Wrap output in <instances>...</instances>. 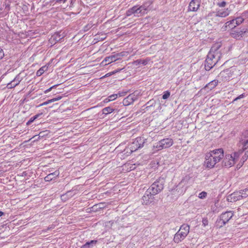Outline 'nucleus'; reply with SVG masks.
<instances>
[{
    "mask_svg": "<svg viewBox=\"0 0 248 248\" xmlns=\"http://www.w3.org/2000/svg\"><path fill=\"white\" fill-rule=\"evenodd\" d=\"M173 144V140L170 138H165L160 140L154 145V148L157 151L170 147Z\"/></svg>",
    "mask_w": 248,
    "mask_h": 248,
    "instance_id": "obj_9",
    "label": "nucleus"
},
{
    "mask_svg": "<svg viewBox=\"0 0 248 248\" xmlns=\"http://www.w3.org/2000/svg\"><path fill=\"white\" fill-rule=\"evenodd\" d=\"M190 227L187 224H183L179 231L175 234L173 241L175 243H179L183 240L189 232Z\"/></svg>",
    "mask_w": 248,
    "mask_h": 248,
    "instance_id": "obj_4",
    "label": "nucleus"
},
{
    "mask_svg": "<svg viewBox=\"0 0 248 248\" xmlns=\"http://www.w3.org/2000/svg\"><path fill=\"white\" fill-rule=\"evenodd\" d=\"M233 215L234 213L232 211H229L222 213L216 221L217 226L218 228L223 227L229 222Z\"/></svg>",
    "mask_w": 248,
    "mask_h": 248,
    "instance_id": "obj_7",
    "label": "nucleus"
},
{
    "mask_svg": "<svg viewBox=\"0 0 248 248\" xmlns=\"http://www.w3.org/2000/svg\"><path fill=\"white\" fill-rule=\"evenodd\" d=\"M233 19L234 20L236 26L240 25L244 21V18L242 16L237 17L236 18Z\"/></svg>",
    "mask_w": 248,
    "mask_h": 248,
    "instance_id": "obj_29",
    "label": "nucleus"
},
{
    "mask_svg": "<svg viewBox=\"0 0 248 248\" xmlns=\"http://www.w3.org/2000/svg\"><path fill=\"white\" fill-rule=\"evenodd\" d=\"M48 66L46 65L41 67L36 72V76L37 77L41 76L45 71L48 69Z\"/></svg>",
    "mask_w": 248,
    "mask_h": 248,
    "instance_id": "obj_26",
    "label": "nucleus"
},
{
    "mask_svg": "<svg viewBox=\"0 0 248 248\" xmlns=\"http://www.w3.org/2000/svg\"><path fill=\"white\" fill-rule=\"evenodd\" d=\"M154 195L147 189L141 199V202L143 204L149 205L154 202Z\"/></svg>",
    "mask_w": 248,
    "mask_h": 248,
    "instance_id": "obj_13",
    "label": "nucleus"
},
{
    "mask_svg": "<svg viewBox=\"0 0 248 248\" xmlns=\"http://www.w3.org/2000/svg\"><path fill=\"white\" fill-rule=\"evenodd\" d=\"M165 180L163 178L160 177L153 183L148 189L152 193V195H156L160 193L164 188Z\"/></svg>",
    "mask_w": 248,
    "mask_h": 248,
    "instance_id": "obj_5",
    "label": "nucleus"
},
{
    "mask_svg": "<svg viewBox=\"0 0 248 248\" xmlns=\"http://www.w3.org/2000/svg\"><path fill=\"white\" fill-rule=\"evenodd\" d=\"M57 2H62L63 3H65L67 0H55Z\"/></svg>",
    "mask_w": 248,
    "mask_h": 248,
    "instance_id": "obj_46",
    "label": "nucleus"
},
{
    "mask_svg": "<svg viewBox=\"0 0 248 248\" xmlns=\"http://www.w3.org/2000/svg\"><path fill=\"white\" fill-rule=\"evenodd\" d=\"M245 97V93H242V94H240L239 96H238V97H237L236 98H235L234 99V101H236V100H237L238 99H240L243 98Z\"/></svg>",
    "mask_w": 248,
    "mask_h": 248,
    "instance_id": "obj_45",
    "label": "nucleus"
},
{
    "mask_svg": "<svg viewBox=\"0 0 248 248\" xmlns=\"http://www.w3.org/2000/svg\"><path fill=\"white\" fill-rule=\"evenodd\" d=\"M226 4H227V2L224 0H223L221 1H218L217 3V5L220 8L225 7L226 6Z\"/></svg>",
    "mask_w": 248,
    "mask_h": 248,
    "instance_id": "obj_33",
    "label": "nucleus"
},
{
    "mask_svg": "<svg viewBox=\"0 0 248 248\" xmlns=\"http://www.w3.org/2000/svg\"><path fill=\"white\" fill-rule=\"evenodd\" d=\"M218 159L216 156H213L211 154L207 153L205 155V160L204 161V165L206 167L211 169L218 162Z\"/></svg>",
    "mask_w": 248,
    "mask_h": 248,
    "instance_id": "obj_11",
    "label": "nucleus"
},
{
    "mask_svg": "<svg viewBox=\"0 0 248 248\" xmlns=\"http://www.w3.org/2000/svg\"><path fill=\"white\" fill-rule=\"evenodd\" d=\"M145 140L142 137H138L135 140L128 145L125 149L124 151L128 155L137 151L140 148H142L145 143Z\"/></svg>",
    "mask_w": 248,
    "mask_h": 248,
    "instance_id": "obj_3",
    "label": "nucleus"
},
{
    "mask_svg": "<svg viewBox=\"0 0 248 248\" xmlns=\"http://www.w3.org/2000/svg\"><path fill=\"white\" fill-rule=\"evenodd\" d=\"M207 196V193L205 191H202L199 194L198 197L200 199H203Z\"/></svg>",
    "mask_w": 248,
    "mask_h": 248,
    "instance_id": "obj_38",
    "label": "nucleus"
},
{
    "mask_svg": "<svg viewBox=\"0 0 248 248\" xmlns=\"http://www.w3.org/2000/svg\"><path fill=\"white\" fill-rule=\"evenodd\" d=\"M231 36L237 40H241L243 37L248 36V27L236 30H232L230 33Z\"/></svg>",
    "mask_w": 248,
    "mask_h": 248,
    "instance_id": "obj_10",
    "label": "nucleus"
},
{
    "mask_svg": "<svg viewBox=\"0 0 248 248\" xmlns=\"http://www.w3.org/2000/svg\"><path fill=\"white\" fill-rule=\"evenodd\" d=\"M111 100H109V98L108 97V98H106L105 100V102H109Z\"/></svg>",
    "mask_w": 248,
    "mask_h": 248,
    "instance_id": "obj_48",
    "label": "nucleus"
},
{
    "mask_svg": "<svg viewBox=\"0 0 248 248\" xmlns=\"http://www.w3.org/2000/svg\"><path fill=\"white\" fill-rule=\"evenodd\" d=\"M242 196H243L242 198H245L248 196V187L240 190Z\"/></svg>",
    "mask_w": 248,
    "mask_h": 248,
    "instance_id": "obj_31",
    "label": "nucleus"
},
{
    "mask_svg": "<svg viewBox=\"0 0 248 248\" xmlns=\"http://www.w3.org/2000/svg\"><path fill=\"white\" fill-rule=\"evenodd\" d=\"M137 97L136 95L133 94H130L128 96H127V99L129 100L130 101H132L133 103L136 100H137Z\"/></svg>",
    "mask_w": 248,
    "mask_h": 248,
    "instance_id": "obj_32",
    "label": "nucleus"
},
{
    "mask_svg": "<svg viewBox=\"0 0 248 248\" xmlns=\"http://www.w3.org/2000/svg\"><path fill=\"white\" fill-rule=\"evenodd\" d=\"M225 27L226 28H229V29H232L236 27L235 21L233 19L232 20H231L229 21H227L225 23Z\"/></svg>",
    "mask_w": 248,
    "mask_h": 248,
    "instance_id": "obj_25",
    "label": "nucleus"
},
{
    "mask_svg": "<svg viewBox=\"0 0 248 248\" xmlns=\"http://www.w3.org/2000/svg\"><path fill=\"white\" fill-rule=\"evenodd\" d=\"M4 215V213L2 211H0V217H1Z\"/></svg>",
    "mask_w": 248,
    "mask_h": 248,
    "instance_id": "obj_50",
    "label": "nucleus"
},
{
    "mask_svg": "<svg viewBox=\"0 0 248 248\" xmlns=\"http://www.w3.org/2000/svg\"><path fill=\"white\" fill-rule=\"evenodd\" d=\"M243 14L244 15H248V10H247V11H244V12L243 13Z\"/></svg>",
    "mask_w": 248,
    "mask_h": 248,
    "instance_id": "obj_49",
    "label": "nucleus"
},
{
    "mask_svg": "<svg viewBox=\"0 0 248 248\" xmlns=\"http://www.w3.org/2000/svg\"><path fill=\"white\" fill-rule=\"evenodd\" d=\"M170 93L169 91H165L163 94L162 98L163 99H167L170 97Z\"/></svg>",
    "mask_w": 248,
    "mask_h": 248,
    "instance_id": "obj_36",
    "label": "nucleus"
},
{
    "mask_svg": "<svg viewBox=\"0 0 248 248\" xmlns=\"http://www.w3.org/2000/svg\"><path fill=\"white\" fill-rule=\"evenodd\" d=\"M240 191L234 192L228 196L227 199L229 202H235L243 199Z\"/></svg>",
    "mask_w": 248,
    "mask_h": 248,
    "instance_id": "obj_16",
    "label": "nucleus"
},
{
    "mask_svg": "<svg viewBox=\"0 0 248 248\" xmlns=\"http://www.w3.org/2000/svg\"><path fill=\"white\" fill-rule=\"evenodd\" d=\"M231 12V10L229 8L226 9H217L216 12V16L220 17H225L228 16Z\"/></svg>",
    "mask_w": 248,
    "mask_h": 248,
    "instance_id": "obj_18",
    "label": "nucleus"
},
{
    "mask_svg": "<svg viewBox=\"0 0 248 248\" xmlns=\"http://www.w3.org/2000/svg\"><path fill=\"white\" fill-rule=\"evenodd\" d=\"M4 56V53L3 49L0 47V60Z\"/></svg>",
    "mask_w": 248,
    "mask_h": 248,
    "instance_id": "obj_44",
    "label": "nucleus"
},
{
    "mask_svg": "<svg viewBox=\"0 0 248 248\" xmlns=\"http://www.w3.org/2000/svg\"><path fill=\"white\" fill-rule=\"evenodd\" d=\"M233 72L230 69H227L221 71L218 75V78L222 81H227L232 79Z\"/></svg>",
    "mask_w": 248,
    "mask_h": 248,
    "instance_id": "obj_14",
    "label": "nucleus"
},
{
    "mask_svg": "<svg viewBox=\"0 0 248 248\" xmlns=\"http://www.w3.org/2000/svg\"><path fill=\"white\" fill-rule=\"evenodd\" d=\"M248 150H245V154L242 156V158L241 159V161H242V165L248 159Z\"/></svg>",
    "mask_w": 248,
    "mask_h": 248,
    "instance_id": "obj_34",
    "label": "nucleus"
},
{
    "mask_svg": "<svg viewBox=\"0 0 248 248\" xmlns=\"http://www.w3.org/2000/svg\"><path fill=\"white\" fill-rule=\"evenodd\" d=\"M201 4V0H192L188 6V10L192 12L197 11L200 6Z\"/></svg>",
    "mask_w": 248,
    "mask_h": 248,
    "instance_id": "obj_19",
    "label": "nucleus"
},
{
    "mask_svg": "<svg viewBox=\"0 0 248 248\" xmlns=\"http://www.w3.org/2000/svg\"><path fill=\"white\" fill-rule=\"evenodd\" d=\"M62 98V96H58V97H57L53 98H52L51 99L48 100L47 101H46V102H48V104L49 103H50L54 102L55 101L59 100Z\"/></svg>",
    "mask_w": 248,
    "mask_h": 248,
    "instance_id": "obj_37",
    "label": "nucleus"
},
{
    "mask_svg": "<svg viewBox=\"0 0 248 248\" xmlns=\"http://www.w3.org/2000/svg\"><path fill=\"white\" fill-rule=\"evenodd\" d=\"M209 154H211L213 156H216L218 159V161L223 158L224 156L223 150L221 148L216 149L208 153Z\"/></svg>",
    "mask_w": 248,
    "mask_h": 248,
    "instance_id": "obj_21",
    "label": "nucleus"
},
{
    "mask_svg": "<svg viewBox=\"0 0 248 248\" xmlns=\"http://www.w3.org/2000/svg\"><path fill=\"white\" fill-rule=\"evenodd\" d=\"M123 103L125 106H128L132 103H133L132 101H130L129 100L127 99V97L125 98L123 100Z\"/></svg>",
    "mask_w": 248,
    "mask_h": 248,
    "instance_id": "obj_39",
    "label": "nucleus"
},
{
    "mask_svg": "<svg viewBox=\"0 0 248 248\" xmlns=\"http://www.w3.org/2000/svg\"><path fill=\"white\" fill-rule=\"evenodd\" d=\"M127 93V91H122V92H119L117 94L118 95V97H121L124 96Z\"/></svg>",
    "mask_w": 248,
    "mask_h": 248,
    "instance_id": "obj_41",
    "label": "nucleus"
},
{
    "mask_svg": "<svg viewBox=\"0 0 248 248\" xmlns=\"http://www.w3.org/2000/svg\"><path fill=\"white\" fill-rule=\"evenodd\" d=\"M47 104H48V102L46 101V102H44L43 103L40 104L39 106H43L46 105Z\"/></svg>",
    "mask_w": 248,
    "mask_h": 248,
    "instance_id": "obj_47",
    "label": "nucleus"
},
{
    "mask_svg": "<svg viewBox=\"0 0 248 248\" xmlns=\"http://www.w3.org/2000/svg\"><path fill=\"white\" fill-rule=\"evenodd\" d=\"M240 152H234L233 154H228L225 155L223 160V164L226 167H231L234 165L238 160Z\"/></svg>",
    "mask_w": 248,
    "mask_h": 248,
    "instance_id": "obj_6",
    "label": "nucleus"
},
{
    "mask_svg": "<svg viewBox=\"0 0 248 248\" xmlns=\"http://www.w3.org/2000/svg\"><path fill=\"white\" fill-rule=\"evenodd\" d=\"M6 9H7V10H9L10 9L9 5H7L5 7Z\"/></svg>",
    "mask_w": 248,
    "mask_h": 248,
    "instance_id": "obj_51",
    "label": "nucleus"
},
{
    "mask_svg": "<svg viewBox=\"0 0 248 248\" xmlns=\"http://www.w3.org/2000/svg\"><path fill=\"white\" fill-rule=\"evenodd\" d=\"M151 4V2L148 1L140 6L138 5L134 6L126 11V16H129L134 15L135 16H142L147 13L149 7Z\"/></svg>",
    "mask_w": 248,
    "mask_h": 248,
    "instance_id": "obj_2",
    "label": "nucleus"
},
{
    "mask_svg": "<svg viewBox=\"0 0 248 248\" xmlns=\"http://www.w3.org/2000/svg\"><path fill=\"white\" fill-rule=\"evenodd\" d=\"M122 56L121 53H117L113 55H111L108 57H107L105 58V59L103 61L102 63L106 62V63L105 64L107 65L108 64L110 63L113 62H115L117 60H118L121 59V57Z\"/></svg>",
    "mask_w": 248,
    "mask_h": 248,
    "instance_id": "obj_17",
    "label": "nucleus"
},
{
    "mask_svg": "<svg viewBox=\"0 0 248 248\" xmlns=\"http://www.w3.org/2000/svg\"><path fill=\"white\" fill-rule=\"evenodd\" d=\"M114 110V109L111 107H107L103 108L102 111L103 114L108 115L112 112Z\"/></svg>",
    "mask_w": 248,
    "mask_h": 248,
    "instance_id": "obj_27",
    "label": "nucleus"
},
{
    "mask_svg": "<svg viewBox=\"0 0 248 248\" xmlns=\"http://www.w3.org/2000/svg\"><path fill=\"white\" fill-rule=\"evenodd\" d=\"M208 224V220L207 218L204 217L202 218V225L204 227L207 226Z\"/></svg>",
    "mask_w": 248,
    "mask_h": 248,
    "instance_id": "obj_40",
    "label": "nucleus"
},
{
    "mask_svg": "<svg viewBox=\"0 0 248 248\" xmlns=\"http://www.w3.org/2000/svg\"><path fill=\"white\" fill-rule=\"evenodd\" d=\"M218 84V80H213L210 82L208 84H207L205 88L211 90L214 89L215 87L217 86Z\"/></svg>",
    "mask_w": 248,
    "mask_h": 248,
    "instance_id": "obj_23",
    "label": "nucleus"
},
{
    "mask_svg": "<svg viewBox=\"0 0 248 248\" xmlns=\"http://www.w3.org/2000/svg\"><path fill=\"white\" fill-rule=\"evenodd\" d=\"M21 80L22 78L20 77L19 74H18L12 81L7 84V87L8 89H12L18 85Z\"/></svg>",
    "mask_w": 248,
    "mask_h": 248,
    "instance_id": "obj_20",
    "label": "nucleus"
},
{
    "mask_svg": "<svg viewBox=\"0 0 248 248\" xmlns=\"http://www.w3.org/2000/svg\"><path fill=\"white\" fill-rule=\"evenodd\" d=\"M96 243L97 241L95 240L87 242L84 245H83L82 246L81 248H92L96 244Z\"/></svg>",
    "mask_w": 248,
    "mask_h": 248,
    "instance_id": "obj_24",
    "label": "nucleus"
},
{
    "mask_svg": "<svg viewBox=\"0 0 248 248\" xmlns=\"http://www.w3.org/2000/svg\"><path fill=\"white\" fill-rule=\"evenodd\" d=\"M42 115V113H39V114H36L35 115H34V116L31 117L30 120L28 121V122L27 123V125H29L31 123H32L35 120H36V119H37L38 118H39L40 116H41Z\"/></svg>",
    "mask_w": 248,
    "mask_h": 248,
    "instance_id": "obj_28",
    "label": "nucleus"
},
{
    "mask_svg": "<svg viewBox=\"0 0 248 248\" xmlns=\"http://www.w3.org/2000/svg\"><path fill=\"white\" fill-rule=\"evenodd\" d=\"M108 97L109 98V100L112 101V100H114L115 99H116L118 97V95H117V93L116 94H111V95H109L108 96Z\"/></svg>",
    "mask_w": 248,
    "mask_h": 248,
    "instance_id": "obj_42",
    "label": "nucleus"
},
{
    "mask_svg": "<svg viewBox=\"0 0 248 248\" xmlns=\"http://www.w3.org/2000/svg\"><path fill=\"white\" fill-rule=\"evenodd\" d=\"M239 147L243 151L248 150V131L244 132L240 139Z\"/></svg>",
    "mask_w": 248,
    "mask_h": 248,
    "instance_id": "obj_12",
    "label": "nucleus"
},
{
    "mask_svg": "<svg viewBox=\"0 0 248 248\" xmlns=\"http://www.w3.org/2000/svg\"><path fill=\"white\" fill-rule=\"evenodd\" d=\"M149 61L150 60L149 59H146L145 60L139 59L136 60L135 62L139 64H142L143 65H146Z\"/></svg>",
    "mask_w": 248,
    "mask_h": 248,
    "instance_id": "obj_30",
    "label": "nucleus"
},
{
    "mask_svg": "<svg viewBox=\"0 0 248 248\" xmlns=\"http://www.w3.org/2000/svg\"><path fill=\"white\" fill-rule=\"evenodd\" d=\"M60 174L59 171L57 170L55 171L54 172L48 174L45 177V180L46 181H50L54 179V178L57 177Z\"/></svg>",
    "mask_w": 248,
    "mask_h": 248,
    "instance_id": "obj_22",
    "label": "nucleus"
},
{
    "mask_svg": "<svg viewBox=\"0 0 248 248\" xmlns=\"http://www.w3.org/2000/svg\"><path fill=\"white\" fill-rule=\"evenodd\" d=\"M221 45L219 44L213 45L209 52L205 61L204 67L206 71H209L215 66L220 60L222 53Z\"/></svg>",
    "mask_w": 248,
    "mask_h": 248,
    "instance_id": "obj_1",
    "label": "nucleus"
},
{
    "mask_svg": "<svg viewBox=\"0 0 248 248\" xmlns=\"http://www.w3.org/2000/svg\"><path fill=\"white\" fill-rule=\"evenodd\" d=\"M190 177L186 175V176L181 182L176 186L175 191L177 194L179 195L184 194L186 191V189L189 186V181Z\"/></svg>",
    "mask_w": 248,
    "mask_h": 248,
    "instance_id": "obj_8",
    "label": "nucleus"
},
{
    "mask_svg": "<svg viewBox=\"0 0 248 248\" xmlns=\"http://www.w3.org/2000/svg\"><path fill=\"white\" fill-rule=\"evenodd\" d=\"M72 192L71 191H68L66 194L62 195L61 198L62 200H66L67 197H71Z\"/></svg>",
    "mask_w": 248,
    "mask_h": 248,
    "instance_id": "obj_35",
    "label": "nucleus"
},
{
    "mask_svg": "<svg viewBox=\"0 0 248 248\" xmlns=\"http://www.w3.org/2000/svg\"><path fill=\"white\" fill-rule=\"evenodd\" d=\"M65 34L62 31H60L54 33L49 39L51 44H55L61 40L65 37Z\"/></svg>",
    "mask_w": 248,
    "mask_h": 248,
    "instance_id": "obj_15",
    "label": "nucleus"
},
{
    "mask_svg": "<svg viewBox=\"0 0 248 248\" xmlns=\"http://www.w3.org/2000/svg\"><path fill=\"white\" fill-rule=\"evenodd\" d=\"M58 85H54V86H52V87H50L49 89H47V90H45V91H44V93H48V92H49L50 91H51V90H52L53 88H55V87H57Z\"/></svg>",
    "mask_w": 248,
    "mask_h": 248,
    "instance_id": "obj_43",
    "label": "nucleus"
}]
</instances>
